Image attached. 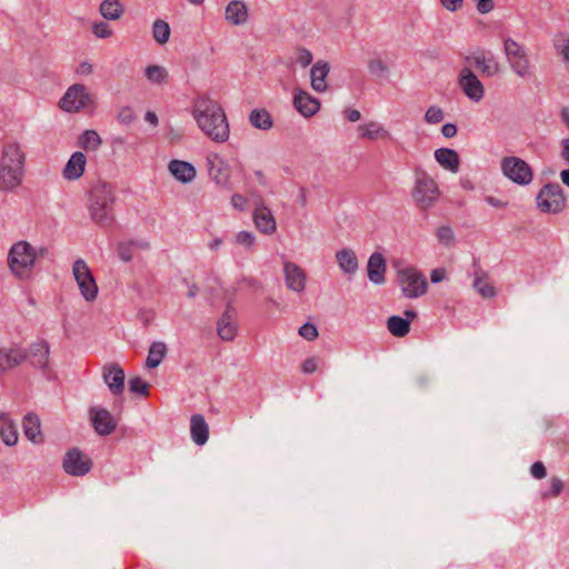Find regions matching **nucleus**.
Listing matches in <instances>:
<instances>
[{
	"instance_id": "a18cd8bd",
	"label": "nucleus",
	"mask_w": 569,
	"mask_h": 569,
	"mask_svg": "<svg viewBox=\"0 0 569 569\" xmlns=\"http://www.w3.org/2000/svg\"><path fill=\"white\" fill-rule=\"evenodd\" d=\"M473 287L483 298H492L496 295L495 287L485 281L482 278H477L473 282Z\"/></svg>"
},
{
	"instance_id": "49530a36",
	"label": "nucleus",
	"mask_w": 569,
	"mask_h": 569,
	"mask_svg": "<svg viewBox=\"0 0 569 569\" xmlns=\"http://www.w3.org/2000/svg\"><path fill=\"white\" fill-rule=\"evenodd\" d=\"M234 243L251 250L256 243V237L252 232L240 231L234 236Z\"/></svg>"
},
{
	"instance_id": "338daca9",
	"label": "nucleus",
	"mask_w": 569,
	"mask_h": 569,
	"mask_svg": "<svg viewBox=\"0 0 569 569\" xmlns=\"http://www.w3.org/2000/svg\"><path fill=\"white\" fill-rule=\"evenodd\" d=\"M446 277V271L443 269H435L431 271L430 279L433 283H438L442 281Z\"/></svg>"
},
{
	"instance_id": "f704fd0d",
	"label": "nucleus",
	"mask_w": 569,
	"mask_h": 569,
	"mask_svg": "<svg viewBox=\"0 0 569 569\" xmlns=\"http://www.w3.org/2000/svg\"><path fill=\"white\" fill-rule=\"evenodd\" d=\"M99 11L104 19L118 20L122 17L124 8L119 0H103Z\"/></svg>"
},
{
	"instance_id": "6e6d98bb",
	"label": "nucleus",
	"mask_w": 569,
	"mask_h": 569,
	"mask_svg": "<svg viewBox=\"0 0 569 569\" xmlns=\"http://www.w3.org/2000/svg\"><path fill=\"white\" fill-rule=\"evenodd\" d=\"M531 476L536 479H543L547 476V470L541 461L535 462L530 468Z\"/></svg>"
},
{
	"instance_id": "bb28decb",
	"label": "nucleus",
	"mask_w": 569,
	"mask_h": 569,
	"mask_svg": "<svg viewBox=\"0 0 569 569\" xmlns=\"http://www.w3.org/2000/svg\"><path fill=\"white\" fill-rule=\"evenodd\" d=\"M27 359L34 367L46 368L49 360V343L41 340L31 345L29 352H27Z\"/></svg>"
},
{
	"instance_id": "473e14b6",
	"label": "nucleus",
	"mask_w": 569,
	"mask_h": 569,
	"mask_svg": "<svg viewBox=\"0 0 569 569\" xmlns=\"http://www.w3.org/2000/svg\"><path fill=\"white\" fill-rule=\"evenodd\" d=\"M336 260L340 269L346 273H355L358 270V259L352 249L346 248L337 251Z\"/></svg>"
},
{
	"instance_id": "72a5a7b5",
	"label": "nucleus",
	"mask_w": 569,
	"mask_h": 569,
	"mask_svg": "<svg viewBox=\"0 0 569 569\" xmlns=\"http://www.w3.org/2000/svg\"><path fill=\"white\" fill-rule=\"evenodd\" d=\"M209 176L219 186H226L229 181V172L227 166L220 159L208 160Z\"/></svg>"
},
{
	"instance_id": "f3484780",
	"label": "nucleus",
	"mask_w": 569,
	"mask_h": 569,
	"mask_svg": "<svg viewBox=\"0 0 569 569\" xmlns=\"http://www.w3.org/2000/svg\"><path fill=\"white\" fill-rule=\"evenodd\" d=\"M104 382L114 395H121L124 389V371L118 363H107L102 369Z\"/></svg>"
},
{
	"instance_id": "ddd939ff",
	"label": "nucleus",
	"mask_w": 569,
	"mask_h": 569,
	"mask_svg": "<svg viewBox=\"0 0 569 569\" xmlns=\"http://www.w3.org/2000/svg\"><path fill=\"white\" fill-rule=\"evenodd\" d=\"M458 84L462 92L473 102L485 97V87L470 67H463L458 77Z\"/></svg>"
},
{
	"instance_id": "e433bc0d",
	"label": "nucleus",
	"mask_w": 569,
	"mask_h": 569,
	"mask_svg": "<svg viewBox=\"0 0 569 569\" xmlns=\"http://www.w3.org/2000/svg\"><path fill=\"white\" fill-rule=\"evenodd\" d=\"M387 328L392 336L402 338L410 331V321L399 316H391L387 320Z\"/></svg>"
},
{
	"instance_id": "dca6fc26",
	"label": "nucleus",
	"mask_w": 569,
	"mask_h": 569,
	"mask_svg": "<svg viewBox=\"0 0 569 569\" xmlns=\"http://www.w3.org/2000/svg\"><path fill=\"white\" fill-rule=\"evenodd\" d=\"M286 286L295 292H302L306 288L307 276L305 270L295 262L287 261L283 264Z\"/></svg>"
},
{
	"instance_id": "bf43d9fd",
	"label": "nucleus",
	"mask_w": 569,
	"mask_h": 569,
	"mask_svg": "<svg viewBox=\"0 0 569 569\" xmlns=\"http://www.w3.org/2000/svg\"><path fill=\"white\" fill-rule=\"evenodd\" d=\"M440 2L448 11L455 12L462 7L463 0H440Z\"/></svg>"
},
{
	"instance_id": "774afa93",
	"label": "nucleus",
	"mask_w": 569,
	"mask_h": 569,
	"mask_svg": "<svg viewBox=\"0 0 569 569\" xmlns=\"http://www.w3.org/2000/svg\"><path fill=\"white\" fill-rule=\"evenodd\" d=\"M345 116L350 122H356L361 118V113L356 109H346Z\"/></svg>"
},
{
	"instance_id": "8fccbe9b",
	"label": "nucleus",
	"mask_w": 569,
	"mask_h": 569,
	"mask_svg": "<svg viewBox=\"0 0 569 569\" xmlns=\"http://www.w3.org/2000/svg\"><path fill=\"white\" fill-rule=\"evenodd\" d=\"M130 391L140 393L143 396L149 395V385L144 382L140 377L131 378L129 381Z\"/></svg>"
},
{
	"instance_id": "3c124183",
	"label": "nucleus",
	"mask_w": 569,
	"mask_h": 569,
	"mask_svg": "<svg viewBox=\"0 0 569 569\" xmlns=\"http://www.w3.org/2000/svg\"><path fill=\"white\" fill-rule=\"evenodd\" d=\"M313 56L311 51L306 48H297L296 50V61L302 68L308 67L312 62Z\"/></svg>"
},
{
	"instance_id": "2eb2a0df",
	"label": "nucleus",
	"mask_w": 569,
	"mask_h": 569,
	"mask_svg": "<svg viewBox=\"0 0 569 569\" xmlns=\"http://www.w3.org/2000/svg\"><path fill=\"white\" fill-rule=\"evenodd\" d=\"M89 413L97 433L108 436L114 431L117 421L107 409L92 407Z\"/></svg>"
},
{
	"instance_id": "13d9d810",
	"label": "nucleus",
	"mask_w": 569,
	"mask_h": 569,
	"mask_svg": "<svg viewBox=\"0 0 569 569\" xmlns=\"http://www.w3.org/2000/svg\"><path fill=\"white\" fill-rule=\"evenodd\" d=\"M317 359L315 357H311L303 361L301 369L305 373H312L317 370Z\"/></svg>"
},
{
	"instance_id": "69168bd1",
	"label": "nucleus",
	"mask_w": 569,
	"mask_h": 569,
	"mask_svg": "<svg viewBox=\"0 0 569 569\" xmlns=\"http://www.w3.org/2000/svg\"><path fill=\"white\" fill-rule=\"evenodd\" d=\"M486 202L495 208H506L508 206L507 201H503L492 196L486 197Z\"/></svg>"
},
{
	"instance_id": "6ab92c4d",
	"label": "nucleus",
	"mask_w": 569,
	"mask_h": 569,
	"mask_svg": "<svg viewBox=\"0 0 569 569\" xmlns=\"http://www.w3.org/2000/svg\"><path fill=\"white\" fill-rule=\"evenodd\" d=\"M357 131L360 139H367L369 141L389 140L391 138L390 131L377 121H368L359 124Z\"/></svg>"
},
{
	"instance_id": "603ef678",
	"label": "nucleus",
	"mask_w": 569,
	"mask_h": 569,
	"mask_svg": "<svg viewBox=\"0 0 569 569\" xmlns=\"http://www.w3.org/2000/svg\"><path fill=\"white\" fill-rule=\"evenodd\" d=\"M425 119L428 123H439L443 119V111L439 107L431 106L427 110Z\"/></svg>"
},
{
	"instance_id": "09e8293b",
	"label": "nucleus",
	"mask_w": 569,
	"mask_h": 569,
	"mask_svg": "<svg viewBox=\"0 0 569 569\" xmlns=\"http://www.w3.org/2000/svg\"><path fill=\"white\" fill-rule=\"evenodd\" d=\"M92 32L97 38L101 39H108L113 34L111 27L103 21L94 22L92 26Z\"/></svg>"
},
{
	"instance_id": "393cba45",
	"label": "nucleus",
	"mask_w": 569,
	"mask_h": 569,
	"mask_svg": "<svg viewBox=\"0 0 569 569\" xmlns=\"http://www.w3.org/2000/svg\"><path fill=\"white\" fill-rule=\"evenodd\" d=\"M386 260L379 252H375L368 260V278L376 284H381L386 281Z\"/></svg>"
},
{
	"instance_id": "052dcab7",
	"label": "nucleus",
	"mask_w": 569,
	"mask_h": 569,
	"mask_svg": "<svg viewBox=\"0 0 569 569\" xmlns=\"http://www.w3.org/2000/svg\"><path fill=\"white\" fill-rule=\"evenodd\" d=\"M560 157L569 164V138H565L560 141Z\"/></svg>"
},
{
	"instance_id": "aec40b11",
	"label": "nucleus",
	"mask_w": 569,
	"mask_h": 569,
	"mask_svg": "<svg viewBox=\"0 0 569 569\" xmlns=\"http://www.w3.org/2000/svg\"><path fill=\"white\" fill-rule=\"evenodd\" d=\"M253 222L256 228L266 234H272L277 229L276 219L271 210L264 206H259L254 209Z\"/></svg>"
},
{
	"instance_id": "58836bf2",
	"label": "nucleus",
	"mask_w": 569,
	"mask_h": 569,
	"mask_svg": "<svg viewBox=\"0 0 569 569\" xmlns=\"http://www.w3.org/2000/svg\"><path fill=\"white\" fill-rule=\"evenodd\" d=\"M147 80L154 84L166 83L169 77L168 70L159 64H150L144 70Z\"/></svg>"
},
{
	"instance_id": "7c9ffc66",
	"label": "nucleus",
	"mask_w": 569,
	"mask_h": 569,
	"mask_svg": "<svg viewBox=\"0 0 569 569\" xmlns=\"http://www.w3.org/2000/svg\"><path fill=\"white\" fill-rule=\"evenodd\" d=\"M190 432L192 440L202 446L208 441L209 428L201 415H193L190 421Z\"/></svg>"
},
{
	"instance_id": "4468645a",
	"label": "nucleus",
	"mask_w": 569,
	"mask_h": 569,
	"mask_svg": "<svg viewBox=\"0 0 569 569\" xmlns=\"http://www.w3.org/2000/svg\"><path fill=\"white\" fill-rule=\"evenodd\" d=\"M92 467L91 459L77 448L69 450L63 460V469L71 476H84Z\"/></svg>"
},
{
	"instance_id": "680f3d73",
	"label": "nucleus",
	"mask_w": 569,
	"mask_h": 569,
	"mask_svg": "<svg viewBox=\"0 0 569 569\" xmlns=\"http://www.w3.org/2000/svg\"><path fill=\"white\" fill-rule=\"evenodd\" d=\"M92 64L87 61L81 62L76 69V72L80 76H89L92 73Z\"/></svg>"
},
{
	"instance_id": "f8f14e48",
	"label": "nucleus",
	"mask_w": 569,
	"mask_h": 569,
	"mask_svg": "<svg viewBox=\"0 0 569 569\" xmlns=\"http://www.w3.org/2000/svg\"><path fill=\"white\" fill-rule=\"evenodd\" d=\"M465 61L468 67H475L483 77H495L500 72V64L490 51L477 50L466 56Z\"/></svg>"
},
{
	"instance_id": "a878e982",
	"label": "nucleus",
	"mask_w": 569,
	"mask_h": 569,
	"mask_svg": "<svg viewBox=\"0 0 569 569\" xmlns=\"http://www.w3.org/2000/svg\"><path fill=\"white\" fill-rule=\"evenodd\" d=\"M86 163V156L80 151L74 152L63 169V178L67 180L79 179L84 172Z\"/></svg>"
},
{
	"instance_id": "37998d69",
	"label": "nucleus",
	"mask_w": 569,
	"mask_h": 569,
	"mask_svg": "<svg viewBox=\"0 0 569 569\" xmlns=\"http://www.w3.org/2000/svg\"><path fill=\"white\" fill-rule=\"evenodd\" d=\"M439 243L450 247L455 241L453 230L448 226H441L436 231Z\"/></svg>"
},
{
	"instance_id": "0eeeda50",
	"label": "nucleus",
	"mask_w": 569,
	"mask_h": 569,
	"mask_svg": "<svg viewBox=\"0 0 569 569\" xmlns=\"http://www.w3.org/2000/svg\"><path fill=\"white\" fill-rule=\"evenodd\" d=\"M59 106L67 112H79L94 106V96L84 84L74 83L68 88Z\"/></svg>"
},
{
	"instance_id": "79ce46f5",
	"label": "nucleus",
	"mask_w": 569,
	"mask_h": 569,
	"mask_svg": "<svg viewBox=\"0 0 569 569\" xmlns=\"http://www.w3.org/2000/svg\"><path fill=\"white\" fill-rule=\"evenodd\" d=\"M0 437L7 446H14L18 442V431L11 421L4 420L1 429Z\"/></svg>"
},
{
	"instance_id": "2f4dec72",
	"label": "nucleus",
	"mask_w": 569,
	"mask_h": 569,
	"mask_svg": "<svg viewBox=\"0 0 569 569\" xmlns=\"http://www.w3.org/2000/svg\"><path fill=\"white\" fill-rule=\"evenodd\" d=\"M435 158L442 168L451 172H458L459 156L455 150L448 148H440L436 150Z\"/></svg>"
},
{
	"instance_id": "4d7b16f0",
	"label": "nucleus",
	"mask_w": 569,
	"mask_h": 569,
	"mask_svg": "<svg viewBox=\"0 0 569 569\" xmlns=\"http://www.w3.org/2000/svg\"><path fill=\"white\" fill-rule=\"evenodd\" d=\"M475 1L477 3V10L481 14L489 13L495 8L493 0H475Z\"/></svg>"
},
{
	"instance_id": "9d476101",
	"label": "nucleus",
	"mask_w": 569,
	"mask_h": 569,
	"mask_svg": "<svg viewBox=\"0 0 569 569\" xmlns=\"http://www.w3.org/2000/svg\"><path fill=\"white\" fill-rule=\"evenodd\" d=\"M402 293L407 298H418L427 292L426 277L415 268H406L398 272Z\"/></svg>"
},
{
	"instance_id": "423d86ee",
	"label": "nucleus",
	"mask_w": 569,
	"mask_h": 569,
	"mask_svg": "<svg viewBox=\"0 0 569 569\" xmlns=\"http://www.w3.org/2000/svg\"><path fill=\"white\" fill-rule=\"evenodd\" d=\"M440 196L437 182L426 172H418L412 197L416 204L427 210L436 204Z\"/></svg>"
},
{
	"instance_id": "e2e57ef3",
	"label": "nucleus",
	"mask_w": 569,
	"mask_h": 569,
	"mask_svg": "<svg viewBox=\"0 0 569 569\" xmlns=\"http://www.w3.org/2000/svg\"><path fill=\"white\" fill-rule=\"evenodd\" d=\"M231 203L236 209L243 210L247 203V199L241 194H233Z\"/></svg>"
},
{
	"instance_id": "cd10ccee",
	"label": "nucleus",
	"mask_w": 569,
	"mask_h": 569,
	"mask_svg": "<svg viewBox=\"0 0 569 569\" xmlns=\"http://www.w3.org/2000/svg\"><path fill=\"white\" fill-rule=\"evenodd\" d=\"M168 169L177 180L183 183L191 182L196 177L194 167L187 161L171 160Z\"/></svg>"
},
{
	"instance_id": "f03ea898",
	"label": "nucleus",
	"mask_w": 569,
	"mask_h": 569,
	"mask_svg": "<svg viewBox=\"0 0 569 569\" xmlns=\"http://www.w3.org/2000/svg\"><path fill=\"white\" fill-rule=\"evenodd\" d=\"M27 154L18 142L4 143L0 157V189L14 191L26 174Z\"/></svg>"
},
{
	"instance_id": "5fc2aeb1",
	"label": "nucleus",
	"mask_w": 569,
	"mask_h": 569,
	"mask_svg": "<svg viewBox=\"0 0 569 569\" xmlns=\"http://www.w3.org/2000/svg\"><path fill=\"white\" fill-rule=\"evenodd\" d=\"M299 335L306 340L312 341L318 337V329L312 323H305L300 327Z\"/></svg>"
},
{
	"instance_id": "864d4df0",
	"label": "nucleus",
	"mask_w": 569,
	"mask_h": 569,
	"mask_svg": "<svg viewBox=\"0 0 569 569\" xmlns=\"http://www.w3.org/2000/svg\"><path fill=\"white\" fill-rule=\"evenodd\" d=\"M117 119L122 124H130L134 119L136 114L131 107H122L119 109Z\"/></svg>"
},
{
	"instance_id": "9b49d317",
	"label": "nucleus",
	"mask_w": 569,
	"mask_h": 569,
	"mask_svg": "<svg viewBox=\"0 0 569 569\" xmlns=\"http://www.w3.org/2000/svg\"><path fill=\"white\" fill-rule=\"evenodd\" d=\"M72 273L82 297L87 301L96 300L98 296V286L87 262L82 259H77L72 267Z\"/></svg>"
},
{
	"instance_id": "6e6552de",
	"label": "nucleus",
	"mask_w": 569,
	"mask_h": 569,
	"mask_svg": "<svg viewBox=\"0 0 569 569\" xmlns=\"http://www.w3.org/2000/svg\"><path fill=\"white\" fill-rule=\"evenodd\" d=\"M537 207L546 213H558L566 208V196L559 183L545 184L537 194Z\"/></svg>"
},
{
	"instance_id": "7ed1b4c3",
	"label": "nucleus",
	"mask_w": 569,
	"mask_h": 569,
	"mask_svg": "<svg viewBox=\"0 0 569 569\" xmlns=\"http://www.w3.org/2000/svg\"><path fill=\"white\" fill-rule=\"evenodd\" d=\"M113 188L107 182H98L90 192V212L94 222L108 226L113 221Z\"/></svg>"
},
{
	"instance_id": "de8ad7c7",
	"label": "nucleus",
	"mask_w": 569,
	"mask_h": 569,
	"mask_svg": "<svg viewBox=\"0 0 569 569\" xmlns=\"http://www.w3.org/2000/svg\"><path fill=\"white\" fill-rule=\"evenodd\" d=\"M565 485L563 481L558 477H552L550 479V490L542 493V498H556L561 495L563 491Z\"/></svg>"
},
{
	"instance_id": "0e129e2a",
	"label": "nucleus",
	"mask_w": 569,
	"mask_h": 569,
	"mask_svg": "<svg viewBox=\"0 0 569 569\" xmlns=\"http://www.w3.org/2000/svg\"><path fill=\"white\" fill-rule=\"evenodd\" d=\"M441 132L446 138H452L457 134V127L453 123H446L442 126Z\"/></svg>"
},
{
	"instance_id": "39448f33",
	"label": "nucleus",
	"mask_w": 569,
	"mask_h": 569,
	"mask_svg": "<svg viewBox=\"0 0 569 569\" xmlns=\"http://www.w3.org/2000/svg\"><path fill=\"white\" fill-rule=\"evenodd\" d=\"M503 52L511 70L522 79L533 76V66L527 49L516 40L508 38L503 41Z\"/></svg>"
},
{
	"instance_id": "412c9836",
	"label": "nucleus",
	"mask_w": 569,
	"mask_h": 569,
	"mask_svg": "<svg viewBox=\"0 0 569 569\" xmlns=\"http://www.w3.org/2000/svg\"><path fill=\"white\" fill-rule=\"evenodd\" d=\"M27 359V351L12 347L0 349V372L10 370Z\"/></svg>"
},
{
	"instance_id": "a19ab883",
	"label": "nucleus",
	"mask_w": 569,
	"mask_h": 569,
	"mask_svg": "<svg viewBox=\"0 0 569 569\" xmlns=\"http://www.w3.org/2000/svg\"><path fill=\"white\" fill-rule=\"evenodd\" d=\"M79 144L84 150H97L101 144V139L94 130H86L79 139Z\"/></svg>"
},
{
	"instance_id": "c756f323",
	"label": "nucleus",
	"mask_w": 569,
	"mask_h": 569,
	"mask_svg": "<svg viewBox=\"0 0 569 569\" xmlns=\"http://www.w3.org/2000/svg\"><path fill=\"white\" fill-rule=\"evenodd\" d=\"M150 243L144 240H128L121 241L117 246L118 257L123 262H130L133 259V254L137 250H148Z\"/></svg>"
},
{
	"instance_id": "f257e3e1",
	"label": "nucleus",
	"mask_w": 569,
	"mask_h": 569,
	"mask_svg": "<svg viewBox=\"0 0 569 569\" xmlns=\"http://www.w3.org/2000/svg\"><path fill=\"white\" fill-rule=\"evenodd\" d=\"M192 116L206 137L222 143L229 139L230 128L220 103L208 96H199L192 106Z\"/></svg>"
},
{
	"instance_id": "c03bdc74",
	"label": "nucleus",
	"mask_w": 569,
	"mask_h": 569,
	"mask_svg": "<svg viewBox=\"0 0 569 569\" xmlns=\"http://www.w3.org/2000/svg\"><path fill=\"white\" fill-rule=\"evenodd\" d=\"M368 70L373 76L383 77L388 72V66L382 59L372 58L368 61Z\"/></svg>"
},
{
	"instance_id": "4be33fe9",
	"label": "nucleus",
	"mask_w": 569,
	"mask_h": 569,
	"mask_svg": "<svg viewBox=\"0 0 569 569\" xmlns=\"http://www.w3.org/2000/svg\"><path fill=\"white\" fill-rule=\"evenodd\" d=\"M248 7L244 2L233 0L226 7L224 18L232 26H241L248 21Z\"/></svg>"
},
{
	"instance_id": "4c0bfd02",
	"label": "nucleus",
	"mask_w": 569,
	"mask_h": 569,
	"mask_svg": "<svg viewBox=\"0 0 569 569\" xmlns=\"http://www.w3.org/2000/svg\"><path fill=\"white\" fill-rule=\"evenodd\" d=\"M166 353L167 347L163 342H153L149 348L146 366L148 368L158 367L163 360Z\"/></svg>"
},
{
	"instance_id": "5701e85b",
	"label": "nucleus",
	"mask_w": 569,
	"mask_h": 569,
	"mask_svg": "<svg viewBox=\"0 0 569 569\" xmlns=\"http://www.w3.org/2000/svg\"><path fill=\"white\" fill-rule=\"evenodd\" d=\"M330 71L328 62L319 60L310 70L311 87L317 92H325L327 90V77Z\"/></svg>"
},
{
	"instance_id": "c9c22d12",
	"label": "nucleus",
	"mask_w": 569,
	"mask_h": 569,
	"mask_svg": "<svg viewBox=\"0 0 569 569\" xmlns=\"http://www.w3.org/2000/svg\"><path fill=\"white\" fill-rule=\"evenodd\" d=\"M250 124L260 130H269L272 124V117L266 109H254L249 116Z\"/></svg>"
},
{
	"instance_id": "20e7f679",
	"label": "nucleus",
	"mask_w": 569,
	"mask_h": 569,
	"mask_svg": "<svg viewBox=\"0 0 569 569\" xmlns=\"http://www.w3.org/2000/svg\"><path fill=\"white\" fill-rule=\"evenodd\" d=\"M37 256L36 249L29 242H16L8 254L9 268L18 278L27 279L31 276Z\"/></svg>"
},
{
	"instance_id": "b1692460",
	"label": "nucleus",
	"mask_w": 569,
	"mask_h": 569,
	"mask_svg": "<svg viewBox=\"0 0 569 569\" xmlns=\"http://www.w3.org/2000/svg\"><path fill=\"white\" fill-rule=\"evenodd\" d=\"M236 310L228 305L224 313L218 321V335L221 339L230 341L236 337L237 328L234 325Z\"/></svg>"
},
{
	"instance_id": "c85d7f7f",
	"label": "nucleus",
	"mask_w": 569,
	"mask_h": 569,
	"mask_svg": "<svg viewBox=\"0 0 569 569\" xmlns=\"http://www.w3.org/2000/svg\"><path fill=\"white\" fill-rule=\"evenodd\" d=\"M24 436L33 443H41L43 436L41 433L40 419L36 413H28L22 421Z\"/></svg>"
},
{
	"instance_id": "1a4fd4ad",
	"label": "nucleus",
	"mask_w": 569,
	"mask_h": 569,
	"mask_svg": "<svg viewBox=\"0 0 569 569\" xmlns=\"http://www.w3.org/2000/svg\"><path fill=\"white\" fill-rule=\"evenodd\" d=\"M505 177L519 186H528L533 180L531 167L521 158L505 157L500 163Z\"/></svg>"
},
{
	"instance_id": "a211bd4d",
	"label": "nucleus",
	"mask_w": 569,
	"mask_h": 569,
	"mask_svg": "<svg viewBox=\"0 0 569 569\" xmlns=\"http://www.w3.org/2000/svg\"><path fill=\"white\" fill-rule=\"evenodd\" d=\"M293 106L306 118L315 116L320 109V101L303 90H296Z\"/></svg>"
},
{
	"instance_id": "ea45409f",
	"label": "nucleus",
	"mask_w": 569,
	"mask_h": 569,
	"mask_svg": "<svg viewBox=\"0 0 569 569\" xmlns=\"http://www.w3.org/2000/svg\"><path fill=\"white\" fill-rule=\"evenodd\" d=\"M170 26L168 22L157 19L152 24V37L159 44H166L170 38Z\"/></svg>"
}]
</instances>
